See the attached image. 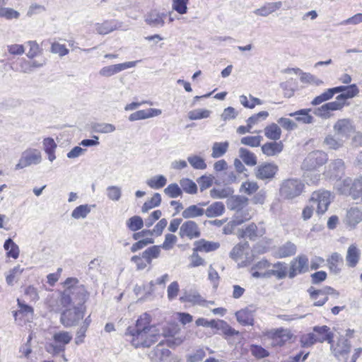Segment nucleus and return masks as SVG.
<instances>
[{
    "label": "nucleus",
    "mask_w": 362,
    "mask_h": 362,
    "mask_svg": "<svg viewBox=\"0 0 362 362\" xmlns=\"http://www.w3.org/2000/svg\"><path fill=\"white\" fill-rule=\"evenodd\" d=\"M259 186L255 181H247L243 182L240 188V192L242 193L250 195L257 191Z\"/></svg>",
    "instance_id": "nucleus-59"
},
{
    "label": "nucleus",
    "mask_w": 362,
    "mask_h": 362,
    "mask_svg": "<svg viewBox=\"0 0 362 362\" xmlns=\"http://www.w3.org/2000/svg\"><path fill=\"white\" fill-rule=\"evenodd\" d=\"M167 183V179L164 175L153 176L146 180L147 185L152 189H160Z\"/></svg>",
    "instance_id": "nucleus-46"
},
{
    "label": "nucleus",
    "mask_w": 362,
    "mask_h": 362,
    "mask_svg": "<svg viewBox=\"0 0 362 362\" xmlns=\"http://www.w3.org/2000/svg\"><path fill=\"white\" fill-rule=\"evenodd\" d=\"M323 144L329 149L338 150L344 146V141L341 137L337 138L334 135L328 134L325 138Z\"/></svg>",
    "instance_id": "nucleus-36"
},
{
    "label": "nucleus",
    "mask_w": 362,
    "mask_h": 362,
    "mask_svg": "<svg viewBox=\"0 0 362 362\" xmlns=\"http://www.w3.org/2000/svg\"><path fill=\"white\" fill-rule=\"evenodd\" d=\"M106 193L109 199L117 202L121 198L122 189L118 186H109L106 189Z\"/></svg>",
    "instance_id": "nucleus-57"
},
{
    "label": "nucleus",
    "mask_w": 362,
    "mask_h": 362,
    "mask_svg": "<svg viewBox=\"0 0 362 362\" xmlns=\"http://www.w3.org/2000/svg\"><path fill=\"white\" fill-rule=\"evenodd\" d=\"M331 335L325 337H317L315 333H309L304 334L300 338V344L303 347H309L313 346L316 342H323L325 339H330Z\"/></svg>",
    "instance_id": "nucleus-28"
},
{
    "label": "nucleus",
    "mask_w": 362,
    "mask_h": 362,
    "mask_svg": "<svg viewBox=\"0 0 362 362\" xmlns=\"http://www.w3.org/2000/svg\"><path fill=\"white\" fill-rule=\"evenodd\" d=\"M180 188L187 194H194L197 192V186L196 183L189 179L182 178L180 180Z\"/></svg>",
    "instance_id": "nucleus-48"
},
{
    "label": "nucleus",
    "mask_w": 362,
    "mask_h": 362,
    "mask_svg": "<svg viewBox=\"0 0 362 362\" xmlns=\"http://www.w3.org/2000/svg\"><path fill=\"white\" fill-rule=\"evenodd\" d=\"M281 6V1L270 2L256 9L254 12L257 16L265 17L279 10Z\"/></svg>",
    "instance_id": "nucleus-31"
},
{
    "label": "nucleus",
    "mask_w": 362,
    "mask_h": 362,
    "mask_svg": "<svg viewBox=\"0 0 362 362\" xmlns=\"http://www.w3.org/2000/svg\"><path fill=\"white\" fill-rule=\"evenodd\" d=\"M126 335L130 337L129 341L135 348H144L149 347L158 341L161 334L156 327H152L148 330H134L129 327Z\"/></svg>",
    "instance_id": "nucleus-2"
},
{
    "label": "nucleus",
    "mask_w": 362,
    "mask_h": 362,
    "mask_svg": "<svg viewBox=\"0 0 362 362\" xmlns=\"http://www.w3.org/2000/svg\"><path fill=\"white\" fill-rule=\"evenodd\" d=\"M335 189L340 194L351 196L354 199L362 198V176L346 177L335 185Z\"/></svg>",
    "instance_id": "nucleus-3"
},
{
    "label": "nucleus",
    "mask_w": 362,
    "mask_h": 362,
    "mask_svg": "<svg viewBox=\"0 0 362 362\" xmlns=\"http://www.w3.org/2000/svg\"><path fill=\"white\" fill-rule=\"evenodd\" d=\"M296 74H300V80L302 83L315 84L319 86L322 83V81L316 78L314 75L310 73L303 72L300 69H294Z\"/></svg>",
    "instance_id": "nucleus-44"
},
{
    "label": "nucleus",
    "mask_w": 362,
    "mask_h": 362,
    "mask_svg": "<svg viewBox=\"0 0 362 362\" xmlns=\"http://www.w3.org/2000/svg\"><path fill=\"white\" fill-rule=\"evenodd\" d=\"M240 157L243 162L249 166H254L257 164L255 155L246 148H240L239 150Z\"/></svg>",
    "instance_id": "nucleus-45"
},
{
    "label": "nucleus",
    "mask_w": 362,
    "mask_h": 362,
    "mask_svg": "<svg viewBox=\"0 0 362 362\" xmlns=\"http://www.w3.org/2000/svg\"><path fill=\"white\" fill-rule=\"evenodd\" d=\"M71 339L72 334L69 332L59 331L53 333L48 351L53 355L64 352L65 346L68 344Z\"/></svg>",
    "instance_id": "nucleus-5"
},
{
    "label": "nucleus",
    "mask_w": 362,
    "mask_h": 362,
    "mask_svg": "<svg viewBox=\"0 0 362 362\" xmlns=\"http://www.w3.org/2000/svg\"><path fill=\"white\" fill-rule=\"evenodd\" d=\"M327 262L331 272L335 274H337L340 272L341 268L339 265L342 263V257L339 253H332L327 258Z\"/></svg>",
    "instance_id": "nucleus-33"
},
{
    "label": "nucleus",
    "mask_w": 362,
    "mask_h": 362,
    "mask_svg": "<svg viewBox=\"0 0 362 362\" xmlns=\"http://www.w3.org/2000/svg\"><path fill=\"white\" fill-rule=\"evenodd\" d=\"M162 113L161 110L156 108H148L146 110H141L132 113L129 117V120L131 122L146 119L160 115Z\"/></svg>",
    "instance_id": "nucleus-20"
},
{
    "label": "nucleus",
    "mask_w": 362,
    "mask_h": 362,
    "mask_svg": "<svg viewBox=\"0 0 362 362\" xmlns=\"http://www.w3.org/2000/svg\"><path fill=\"white\" fill-rule=\"evenodd\" d=\"M333 129L338 136L347 139L351 134L355 132V126L351 119L343 118L334 123Z\"/></svg>",
    "instance_id": "nucleus-9"
},
{
    "label": "nucleus",
    "mask_w": 362,
    "mask_h": 362,
    "mask_svg": "<svg viewBox=\"0 0 362 362\" xmlns=\"http://www.w3.org/2000/svg\"><path fill=\"white\" fill-rule=\"evenodd\" d=\"M350 349V342L344 338L339 339L335 346H332V353L334 356L339 360L344 358L345 362H346L347 355L349 353Z\"/></svg>",
    "instance_id": "nucleus-19"
},
{
    "label": "nucleus",
    "mask_w": 362,
    "mask_h": 362,
    "mask_svg": "<svg viewBox=\"0 0 362 362\" xmlns=\"http://www.w3.org/2000/svg\"><path fill=\"white\" fill-rule=\"evenodd\" d=\"M187 161L191 165V166L196 170H204L207 166L204 159L197 155H192L188 156Z\"/></svg>",
    "instance_id": "nucleus-50"
},
{
    "label": "nucleus",
    "mask_w": 362,
    "mask_h": 362,
    "mask_svg": "<svg viewBox=\"0 0 362 362\" xmlns=\"http://www.w3.org/2000/svg\"><path fill=\"white\" fill-rule=\"evenodd\" d=\"M20 16L18 11L8 7L0 8V18H4L7 20L18 19Z\"/></svg>",
    "instance_id": "nucleus-61"
},
{
    "label": "nucleus",
    "mask_w": 362,
    "mask_h": 362,
    "mask_svg": "<svg viewBox=\"0 0 362 362\" xmlns=\"http://www.w3.org/2000/svg\"><path fill=\"white\" fill-rule=\"evenodd\" d=\"M330 203L331 194L329 191L325 190L314 192L310 199V204H312L316 208V212L319 215L327 211Z\"/></svg>",
    "instance_id": "nucleus-7"
},
{
    "label": "nucleus",
    "mask_w": 362,
    "mask_h": 362,
    "mask_svg": "<svg viewBox=\"0 0 362 362\" xmlns=\"http://www.w3.org/2000/svg\"><path fill=\"white\" fill-rule=\"evenodd\" d=\"M164 193L170 198H177L182 195V191L177 184L173 183L165 188Z\"/></svg>",
    "instance_id": "nucleus-60"
},
{
    "label": "nucleus",
    "mask_w": 362,
    "mask_h": 362,
    "mask_svg": "<svg viewBox=\"0 0 362 362\" xmlns=\"http://www.w3.org/2000/svg\"><path fill=\"white\" fill-rule=\"evenodd\" d=\"M310 293V298L313 300H316L320 296L332 295L335 297H338L339 293L335 289L331 287H327L324 290H315L313 287L310 288L308 291Z\"/></svg>",
    "instance_id": "nucleus-40"
},
{
    "label": "nucleus",
    "mask_w": 362,
    "mask_h": 362,
    "mask_svg": "<svg viewBox=\"0 0 362 362\" xmlns=\"http://www.w3.org/2000/svg\"><path fill=\"white\" fill-rule=\"evenodd\" d=\"M151 322V317L147 313H144L140 316V317L136 320V326L134 330H148V329H151L152 327H156L155 326L149 325Z\"/></svg>",
    "instance_id": "nucleus-47"
},
{
    "label": "nucleus",
    "mask_w": 362,
    "mask_h": 362,
    "mask_svg": "<svg viewBox=\"0 0 362 362\" xmlns=\"http://www.w3.org/2000/svg\"><path fill=\"white\" fill-rule=\"evenodd\" d=\"M251 218V216L249 213L246 212H238L235 216V218L229 223V224L224 227L223 231L224 233L228 234L231 232V228L234 226H239L244 223L246 221H248Z\"/></svg>",
    "instance_id": "nucleus-32"
},
{
    "label": "nucleus",
    "mask_w": 362,
    "mask_h": 362,
    "mask_svg": "<svg viewBox=\"0 0 362 362\" xmlns=\"http://www.w3.org/2000/svg\"><path fill=\"white\" fill-rule=\"evenodd\" d=\"M262 140L261 136H247L240 139V143L250 147H257L260 146Z\"/></svg>",
    "instance_id": "nucleus-58"
},
{
    "label": "nucleus",
    "mask_w": 362,
    "mask_h": 362,
    "mask_svg": "<svg viewBox=\"0 0 362 362\" xmlns=\"http://www.w3.org/2000/svg\"><path fill=\"white\" fill-rule=\"evenodd\" d=\"M250 351L252 356L257 358H264L269 356V352L261 346L252 345Z\"/></svg>",
    "instance_id": "nucleus-64"
},
{
    "label": "nucleus",
    "mask_w": 362,
    "mask_h": 362,
    "mask_svg": "<svg viewBox=\"0 0 362 362\" xmlns=\"http://www.w3.org/2000/svg\"><path fill=\"white\" fill-rule=\"evenodd\" d=\"M313 331L316 333L315 334L317 337H325L327 335H331L330 339H325V341H328V343L332 344L333 341L334 334L329 331V327L323 325V326H315L313 327Z\"/></svg>",
    "instance_id": "nucleus-62"
},
{
    "label": "nucleus",
    "mask_w": 362,
    "mask_h": 362,
    "mask_svg": "<svg viewBox=\"0 0 362 362\" xmlns=\"http://www.w3.org/2000/svg\"><path fill=\"white\" fill-rule=\"evenodd\" d=\"M206 206V202H199L197 204L190 205L182 211V216L185 219L202 216L205 212L203 207Z\"/></svg>",
    "instance_id": "nucleus-21"
},
{
    "label": "nucleus",
    "mask_w": 362,
    "mask_h": 362,
    "mask_svg": "<svg viewBox=\"0 0 362 362\" xmlns=\"http://www.w3.org/2000/svg\"><path fill=\"white\" fill-rule=\"evenodd\" d=\"M358 92L359 90L357 86L355 84H352L346 86L344 92L337 96V99L341 100L345 103L346 100L355 97Z\"/></svg>",
    "instance_id": "nucleus-49"
},
{
    "label": "nucleus",
    "mask_w": 362,
    "mask_h": 362,
    "mask_svg": "<svg viewBox=\"0 0 362 362\" xmlns=\"http://www.w3.org/2000/svg\"><path fill=\"white\" fill-rule=\"evenodd\" d=\"M179 235L181 238L187 237L192 240L199 238L201 233L197 223L193 221H187L181 225Z\"/></svg>",
    "instance_id": "nucleus-16"
},
{
    "label": "nucleus",
    "mask_w": 362,
    "mask_h": 362,
    "mask_svg": "<svg viewBox=\"0 0 362 362\" xmlns=\"http://www.w3.org/2000/svg\"><path fill=\"white\" fill-rule=\"evenodd\" d=\"M84 312L83 307L74 306L73 308L66 309L61 315V322L66 327L76 326L83 318Z\"/></svg>",
    "instance_id": "nucleus-8"
},
{
    "label": "nucleus",
    "mask_w": 362,
    "mask_h": 362,
    "mask_svg": "<svg viewBox=\"0 0 362 362\" xmlns=\"http://www.w3.org/2000/svg\"><path fill=\"white\" fill-rule=\"evenodd\" d=\"M269 267V264L267 260L262 259L255 264L251 269L252 276L255 278H260V277H268L271 275V274H275V271L272 270L269 272H261L259 271H262L267 269Z\"/></svg>",
    "instance_id": "nucleus-26"
},
{
    "label": "nucleus",
    "mask_w": 362,
    "mask_h": 362,
    "mask_svg": "<svg viewBox=\"0 0 362 362\" xmlns=\"http://www.w3.org/2000/svg\"><path fill=\"white\" fill-rule=\"evenodd\" d=\"M362 221V211L358 207L351 208L346 214V223L351 226H356Z\"/></svg>",
    "instance_id": "nucleus-30"
},
{
    "label": "nucleus",
    "mask_w": 362,
    "mask_h": 362,
    "mask_svg": "<svg viewBox=\"0 0 362 362\" xmlns=\"http://www.w3.org/2000/svg\"><path fill=\"white\" fill-rule=\"evenodd\" d=\"M214 329L219 330L222 334L227 336H233L238 334V332L232 328L226 322L222 320H216Z\"/></svg>",
    "instance_id": "nucleus-43"
},
{
    "label": "nucleus",
    "mask_w": 362,
    "mask_h": 362,
    "mask_svg": "<svg viewBox=\"0 0 362 362\" xmlns=\"http://www.w3.org/2000/svg\"><path fill=\"white\" fill-rule=\"evenodd\" d=\"M261 148L262 153L267 156H276L283 151L284 144L281 141H274L265 143Z\"/></svg>",
    "instance_id": "nucleus-23"
},
{
    "label": "nucleus",
    "mask_w": 362,
    "mask_h": 362,
    "mask_svg": "<svg viewBox=\"0 0 362 362\" xmlns=\"http://www.w3.org/2000/svg\"><path fill=\"white\" fill-rule=\"evenodd\" d=\"M42 160L41 153L36 149L28 150L25 151L18 163L16 165V169H22L31 165L39 163Z\"/></svg>",
    "instance_id": "nucleus-11"
},
{
    "label": "nucleus",
    "mask_w": 362,
    "mask_h": 362,
    "mask_svg": "<svg viewBox=\"0 0 362 362\" xmlns=\"http://www.w3.org/2000/svg\"><path fill=\"white\" fill-rule=\"evenodd\" d=\"M161 202V196L159 193H155L150 200L146 201L141 208L143 213L160 205Z\"/></svg>",
    "instance_id": "nucleus-51"
},
{
    "label": "nucleus",
    "mask_w": 362,
    "mask_h": 362,
    "mask_svg": "<svg viewBox=\"0 0 362 362\" xmlns=\"http://www.w3.org/2000/svg\"><path fill=\"white\" fill-rule=\"evenodd\" d=\"M345 163L342 159L337 158L330 162L324 172V175L330 180H337L344 173Z\"/></svg>",
    "instance_id": "nucleus-10"
},
{
    "label": "nucleus",
    "mask_w": 362,
    "mask_h": 362,
    "mask_svg": "<svg viewBox=\"0 0 362 362\" xmlns=\"http://www.w3.org/2000/svg\"><path fill=\"white\" fill-rule=\"evenodd\" d=\"M265 233L266 228L263 222H259L257 224L252 223L242 230L240 236L255 240L262 237Z\"/></svg>",
    "instance_id": "nucleus-13"
},
{
    "label": "nucleus",
    "mask_w": 362,
    "mask_h": 362,
    "mask_svg": "<svg viewBox=\"0 0 362 362\" xmlns=\"http://www.w3.org/2000/svg\"><path fill=\"white\" fill-rule=\"evenodd\" d=\"M308 270V258L305 255L298 256L291 262L288 276L292 279L298 274L305 273Z\"/></svg>",
    "instance_id": "nucleus-12"
},
{
    "label": "nucleus",
    "mask_w": 362,
    "mask_h": 362,
    "mask_svg": "<svg viewBox=\"0 0 362 362\" xmlns=\"http://www.w3.org/2000/svg\"><path fill=\"white\" fill-rule=\"evenodd\" d=\"M268 337L272 339L273 346H282L291 339L292 334L288 329L280 328L270 331Z\"/></svg>",
    "instance_id": "nucleus-14"
},
{
    "label": "nucleus",
    "mask_w": 362,
    "mask_h": 362,
    "mask_svg": "<svg viewBox=\"0 0 362 362\" xmlns=\"http://www.w3.org/2000/svg\"><path fill=\"white\" fill-rule=\"evenodd\" d=\"M211 111L204 109H196L188 112V118L190 120H197L207 118L210 116Z\"/></svg>",
    "instance_id": "nucleus-56"
},
{
    "label": "nucleus",
    "mask_w": 362,
    "mask_h": 362,
    "mask_svg": "<svg viewBox=\"0 0 362 362\" xmlns=\"http://www.w3.org/2000/svg\"><path fill=\"white\" fill-rule=\"evenodd\" d=\"M4 248L6 251V255L8 257L17 259L19 256V247L11 239H7L4 244Z\"/></svg>",
    "instance_id": "nucleus-39"
},
{
    "label": "nucleus",
    "mask_w": 362,
    "mask_h": 362,
    "mask_svg": "<svg viewBox=\"0 0 362 362\" xmlns=\"http://www.w3.org/2000/svg\"><path fill=\"white\" fill-rule=\"evenodd\" d=\"M234 192V190L230 187H226L223 188H213L210 190V196L213 199H225L230 197Z\"/></svg>",
    "instance_id": "nucleus-38"
},
{
    "label": "nucleus",
    "mask_w": 362,
    "mask_h": 362,
    "mask_svg": "<svg viewBox=\"0 0 362 362\" xmlns=\"http://www.w3.org/2000/svg\"><path fill=\"white\" fill-rule=\"evenodd\" d=\"M310 109H302L295 112L290 113L291 117H294L296 120L303 124H312L314 122V118L309 112Z\"/></svg>",
    "instance_id": "nucleus-35"
},
{
    "label": "nucleus",
    "mask_w": 362,
    "mask_h": 362,
    "mask_svg": "<svg viewBox=\"0 0 362 362\" xmlns=\"http://www.w3.org/2000/svg\"><path fill=\"white\" fill-rule=\"evenodd\" d=\"M296 252V246L291 243L288 242L282 245L279 250V254L281 257H286L295 255Z\"/></svg>",
    "instance_id": "nucleus-54"
},
{
    "label": "nucleus",
    "mask_w": 362,
    "mask_h": 362,
    "mask_svg": "<svg viewBox=\"0 0 362 362\" xmlns=\"http://www.w3.org/2000/svg\"><path fill=\"white\" fill-rule=\"evenodd\" d=\"M265 136L272 141H277L281 136V129L276 123H272L264 129Z\"/></svg>",
    "instance_id": "nucleus-34"
},
{
    "label": "nucleus",
    "mask_w": 362,
    "mask_h": 362,
    "mask_svg": "<svg viewBox=\"0 0 362 362\" xmlns=\"http://www.w3.org/2000/svg\"><path fill=\"white\" fill-rule=\"evenodd\" d=\"M219 247L220 244L216 242H210L205 240L196 242V250L199 252H212L216 250Z\"/></svg>",
    "instance_id": "nucleus-37"
},
{
    "label": "nucleus",
    "mask_w": 362,
    "mask_h": 362,
    "mask_svg": "<svg viewBox=\"0 0 362 362\" xmlns=\"http://www.w3.org/2000/svg\"><path fill=\"white\" fill-rule=\"evenodd\" d=\"M237 321L243 326L253 325L254 311L249 308H245L235 313Z\"/></svg>",
    "instance_id": "nucleus-24"
},
{
    "label": "nucleus",
    "mask_w": 362,
    "mask_h": 362,
    "mask_svg": "<svg viewBox=\"0 0 362 362\" xmlns=\"http://www.w3.org/2000/svg\"><path fill=\"white\" fill-rule=\"evenodd\" d=\"M65 289L62 296V304L64 306L77 305L83 307L88 298V293L85 287L79 284L76 278H68L64 283Z\"/></svg>",
    "instance_id": "nucleus-1"
},
{
    "label": "nucleus",
    "mask_w": 362,
    "mask_h": 362,
    "mask_svg": "<svg viewBox=\"0 0 362 362\" xmlns=\"http://www.w3.org/2000/svg\"><path fill=\"white\" fill-rule=\"evenodd\" d=\"M90 212V206L88 204H83L73 210L71 216L75 219L85 218Z\"/></svg>",
    "instance_id": "nucleus-53"
},
{
    "label": "nucleus",
    "mask_w": 362,
    "mask_h": 362,
    "mask_svg": "<svg viewBox=\"0 0 362 362\" xmlns=\"http://www.w3.org/2000/svg\"><path fill=\"white\" fill-rule=\"evenodd\" d=\"M167 14L160 13L157 10H152L145 16L146 23L153 27H163L165 24V18Z\"/></svg>",
    "instance_id": "nucleus-22"
},
{
    "label": "nucleus",
    "mask_w": 362,
    "mask_h": 362,
    "mask_svg": "<svg viewBox=\"0 0 362 362\" xmlns=\"http://www.w3.org/2000/svg\"><path fill=\"white\" fill-rule=\"evenodd\" d=\"M225 205L221 202H215L209 205L205 210L204 214L208 218H214L222 216L225 212Z\"/></svg>",
    "instance_id": "nucleus-29"
},
{
    "label": "nucleus",
    "mask_w": 362,
    "mask_h": 362,
    "mask_svg": "<svg viewBox=\"0 0 362 362\" xmlns=\"http://www.w3.org/2000/svg\"><path fill=\"white\" fill-rule=\"evenodd\" d=\"M361 257V251L355 244L351 245L346 252V261L347 266L355 267L358 263Z\"/></svg>",
    "instance_id": "nucleus-25"
},
{
    "label": "nucleus",
    "mask_w": 362,
    "mask_h": 362,
    "mask_svg": "<svg viewBox=\"0 0 362 362\" xmlns=\"http://www.w3.org/2000/svg\"><path fill=\"white\" fill-rule=\"evenodd\" d=\"M328 160L327 154L322 151H314L308 154L302 163V168L306 171L315 170Z\"/></svg>",
    "instance_id": "nucleus-6"
},
{
    "label": "nucleus",
    "mask_w": 362,
    "mask_h": 362,
    "mask_svg": "<svg viewBox=\"0 0 362 362\" xmlns=\"http://www.w3.org/2000/svg\"><path fill=\"white\" fill-rule=\"evenodd\" d=\"M189 0H173L172 8L180 14L187 12V4Z\"/></svg>",
    "instance_id": "nucleus-63"
},
{
    "label": "nucleus",
    "mask_w": 362,
    "mask_h": 362,
    "mask_svg": "<svg viewBox=\"0 0 362 362\" xmlns=\"http://www.w3.org/2000/svg\"><path fill=\"white\" fill-rule=\"evenodd\" d=\"M139 61L127 62L124 63L110 65L103 67L99 71V74L103 77H110L125 69L134 67Z\"/></svg>",
    "instance_id": "nucleus-15"
},
{
    "label": "nucleus",
    "mask_w": 362,
    "mask_h": 362,
    "mask_svg": "<svg viewBox=\"0 0 362 362\" xmlns=\"http://www.w3.org/2000/svg\"><path fill=\"white\" fill-rule=\"evenodd\" d=\"M148 356L152 362H173L170 351L163 348L160 344L151 351Z\"/></svg>",
    "instance_id": "nucleus-18"
},
{
    "label": "nucleus",
    "mask_w": 362,
    "mask_h": 362,
    "mask_svg": "<svg viewBox=\"0 0 362 362\" xmlns=\"http://www.w3.org/2000/svg\"><path fill=\"white\" fill-rule=\"evenodd\" d=\"M182 303H191L194 305H203L205 300L201 296L199 292L196 291H185L182 296L180 297Z\"/></svg>",
    "instance_id": "nucleus-27"
},
{
    "label": "nucleus",
    "mask_w": 362,
    "mask_h": 362,
    "mask_svg": "<svg viewBox=\"0 0 362 362\" xmlns=\"http://www.w3.org/2000/svg\"><path fill=\"white\" fill-rule=\"evenodd\" d=\"M127 226L132 231H136L144 226V221L139 216L131 217L127 222Z\"/></svg>",
    "instance_id": "nucleus-55"
},
{
    "label": "nucleus",
    "mask_w": 362,
    "mask_h": 362,
    "mask_svg": "<svg viewBox=\"0 0 362 362\" xmlns=\"http://www.w3.org/2000/svg\"><path fill=\"white\" fill-rule=\"evenodd\" d=\"M229 147V143L228 141L224 142H215L212 146L211 157L214 158H218L223 156Z\"/></svg>",
    "instance_id": "nucleus-41"
},
{
    "label": "nucleus",
    "mask_w": 362,
    "mask_h": 362,
    "mask_svg": "<svg viewBox=\"0 0 362 362\" xmlns=\"http://www.w3.org/2000/svg\"><path fill=\"white\" fill-rule=\"evenodd\" d=\"M304 184L298 179L291 178L283 181L280 187V194L285 199H292L300 195Z\"/></svg>",
    "instance_id": "nucleus-4"
},
{
    "label": "nucleus",
    "mask_w": 362,
    "mask_h": 362,
    "mask_svg": "<svg viewBox=\"0 0 362 362\" xmlns=\"http://www.w3.org/2000/svg\"><path fill=\"white\" fill-rule=\"evenodd\" d=\"M160 246L153 245L147 248L142 252L143 257L146 263L151 264L153 259H156L160 256Z\"/></svg>",
    "instance_id": "nucleus-42"
},
{
    "label": "nucleus",
    "mask_w": 362,
    "mask_h": 362,
    "mask_svg": "<svg viewBox=\"0 0 362 362\" xmlns=\"http://www.w3.org/2000/svg\"><path fill=\"white\" fill-rule=\"evenodd\" d=\"M278 170V166L274 163H266L259 165L255 170V176L260 180L272 179Z\"/></svg>",
    "instance_id": "nucleus-17"
},
{
    "label": "nucleus",
    "mask_w": 362,
    "mask_h": 362,
    "mask_svg": "<svg viewBox=\"0 0 362 362\" xmlns=\"http://www.w3.org/2000/svg\"><path fill=\"white\" fill-rule=\"evenodd\" d=\"M91 127L93 132L102 134L111 133L115 130V127L109 123H94Z\"/></svg>",
    "instance_id": "nucleus-52"
}]
</instances>
